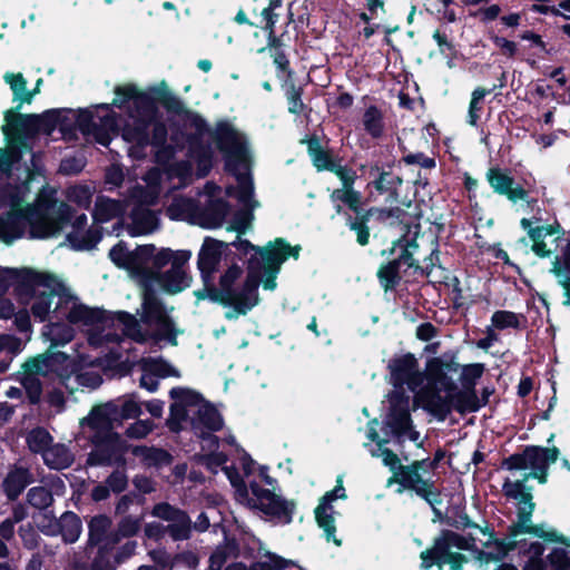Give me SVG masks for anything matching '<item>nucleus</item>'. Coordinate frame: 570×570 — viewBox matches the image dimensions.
Segmentation results:
<instances>
[{
	"label": "nucleus",
	"instance_id": "47",
	"mask_svg": "<svg viewBox=\"0 0 570 570\" xmlns=\"http://www.w3.org/2000/svg\"><path fill=\"white\" fill-rule=\"evenodd\" d=\"M189 148L198 165V176H207L213 167L214 151L212 145L202 140L198 144H189Z\"/></svg>",
	"mask_w": 570,
	"mask_h": 570
},
{
	"label": "nucleus",
	"instance_id": "60",
	"mask_svg": "<svg viewBox=\"0 0 570 570\" xmlns=\"http://www.w3.org/2000/svg\"><path fill=\"white\" fill-rule=\"evenodd\" d=\"M27 501L33 508L43 510L52 503L53 498L45 487H33L27 493Z\"/></svg>",
	"mask_w": 570,
	"mask_h": 570
},
{
	"label": "nucleus",
	"instance_id": "31",
	"mask_svg": "<svg viewBox=\"0 0 570 570\" xmlns=\"http://www.w3.org/2000/svg\"><path fill=\"white\" fill-rule=\"evenodd\" d=\"M226 247V242L206 236L198 252L197 266L218 268L224 255L223 249Z\"/></svg>",
	"mask_w": 570,
	"mask_h": 570
},
{
	"label": "nucleus",
	"instance_id": "49",
	"mask_svg": "<svg viewBox=\"0 0 570 570\" xmlns=\"http://www.w3.org/2000/svg\"><path fill=\"white\" fill-rule=\"evenodd\" d=\"M102 238L100 228H89L79 236L77 233H69L67 239L76 250H90L95 248Z\"/></svg>",
	"mask_w": 570,
	"mask_h": 570
},
{
	"label": "nucleus",
	"instance_id": "24",
	"mask_svg": "<svg viewBox=\"0 0 570 570\" xmlns=\"http://www.w3.org/2000/svg\"><path fill=\"white\" fill-rule=\"evenodd\" d=\"M48 292H39L36 294V296L32 298L35 302L31 305V314L33 317L40 322L43 323L48 320V316L50 314V308L52 304V299L58 296L59 303H69L73 297L68 293V289L63 285V287L52 285L51 287H47Z\"/></svg>",
	"mask_w": 570,
	"mask_h": 570
},
{
	"label": "nucleus",
	"instance_id": "37",
	"mask_svg": "<svg viewBox=\"0 0 570 570\" xmlns=\"http://www.w3.org/2000/svg\"><path fill=\"white\" fill-rule=\"evenodd\" d=\"M58 532L60 533L65 543H75L82 531V523L80 517L72 512L66 511L58 520Z\"/></svg>",
	"mask_w": 570,
	"mask_h": 570
},
{
	"label": "nucleus",
	"instance_id": "51",
	"mask_svg": "<svg viewBox=\"0 0 570 570\" xmlns=\"http://www.w3.org/2000/svg\"><path fill=\"white\" fill-rule=\"evenodd\" d=\"M380 451L383 458V464L392 472V476L387 480V485L393 483L399 484L405 474V468H409V464H402L399 455L385 445L380 449Z\"/></svg>",
	"mask_w": 570,
	"mask_h": 570
},
{
	"label": "nucleus",
	"instance_id": "10",
	"mask_svg": "<svg viewBox=\"0 0 570 570\" xmlns=\"http://www.w3.org/2000/svg\"><path fill=\"white\" fill-rule=\"evenodd\" d=\"M261 262L256 255H250L247 259V274L238 287L234 308L225 313V318L228 321L236 320L238 316L246 315L259 303L258 288L263 281Z\"/></svg>",
	"mask_w": 570,
	"mask_h": 570
},
{
	"label": "nucleus",
	"instance_id": "45",
	"mask_svg": "<svg viewBox=\"0 0 570 570\" xmlns=\"http://www.w3.org/2000/svg\"><path fill=\"white\" fill-rule=\"evenodd\" d=\"M200 404L202 406L197 412L199 422L210 432L220 431L224 426V419L219 411L213 403L205 399Z\"/></svg>",
	"mask_w": 570,
	"mask_h": 570
},
{
	"label": "nucleus",
	"instance_id": "11",
	"mask_svg": "<svg viewBox=\"0 0 570 570\" xmlns=\"http://www.w3.org/2000/svg\"><path fill=\"white\" fill-rule=\"evenodd\" d=\"M254 497L252 507L283 524H289L296 511V502L287 500L273 490L262 488L256 481L249 483Z\"/></svg>",
	"mask_w": 570,
	"mask_h": 570
},
{
	"label": "nucleus",
	"instance_id": "3",
	"mask_svg": "<svg viewBox=\"0 0 570 570\" xmlns=\"http://www.w3.org/2000/svg\"><path fill=\"white\" fill-rule=\"evenodd\" d=\"M335 213L343 216L345 225L350 230L356 234V243L360 246L370 244L371 228L368 226L370 219L376 216L379 220L386 222L389 219L403 220L409 214L400 207L380 208V207H364L363 198L358 199L355 207L347 208L343 204L334 205Z\"/></svg>",
	"mask_w": 570,
	"mask_h": 570
},
{
	"label": "nucleus",
	"instance_id": "12",
	"mask_svg": "<svg viewBox=\"0 0 570 570\" xmlns=\"http://www.w3.org/2000/svg\"><path fill=\"white\" fill-rule=\"evenodd\" d=\"M520 225L527 230L532 242L531 250L539 258H549L553 254V250L548 247L544 240L546 237H553L552 243L557 253H560L564 244L570 240V232L566 230L558 219H554L551 224L533 227L531 219L522 218Z\"/></svg>",
	"mask_w": 570,
	"mask_h": 570
},
{
	"label": "nucleus",
	"instance_id": "13",
	"mask_svg": "<svg viewBox=\"0 0 570 570\" xmlns=\"http://www.w3.org/2000/svg\"><path fill=\"white\" fill-rule=\"evenodd\" d=\"M57 285L63 287V283L55 274L39 272L30 267L16 268L14 293L22 304L29 302L38 294V287H51Z\"/></svg>",
	"mask_w": 570,
	"mask_h": 570
},
{
	"label": "nucleus",
	"instance_id": "1",
	"mask_svg": "<svg viewBox=\"0 0 570 570\" xmlns=\"http://www.w3.org/2000/svg\"><path fill=\"white\" fill-rule=\"evenodd\" d=\"M460 371L456 354L445 352L428 360V383L417 392L415 400L422 409L438 421L443 422L452 411L464 415L474 409L472 399L459 389L452 374Z\"/></svg>",
	"mask_w": 570,
	"mask_h": 570
},
{
	"label": "nucleus",
	"instance_id": "6",
	"mask_svg": "<svg viewBox=\"0 0 570 570\" xmlns=\"http://www.w3.org/2000/svg\"><path fill=\"white\" fill-rule=\"evenodd\" d=\"M67 320L70 324H83L87 326H110L114 325L115 322H118L127 328L129 335L135 342H146V336L140 331L137 318L132 314L125 311L110 313L104 308L89 307L80 303L73 304V306L67 314Z\"/></svg>",
	"mask_w": 570,
	"mask_h": 570
},
{
	"label": "nucleus",
	"instance_id": "34",
	"mask_svg": "<svg viewBox=\"0 0 570 570\" xmlns=\"http://www.w3.org/2000/svg\"><path fill=\"white\" fill-rule=\"evenodd\" d=\"M112 527V520L107 514H96L88 521L87 547L95 548L101 546L107 539L108 531Z\"/></svg>",
	"mask_w": 570,
	"mask_h": 570
},
{
	"label": "nucleus",
	"instance_id": "42",
	"mask_svg": "<svg viewBox=\"0 0 570 570\" xmlns=\"http://www.w3.org/2000/svg\"><path fill=\"white\" fill-rule=\"evenodd\" d=\"M492 327L499 331L507 328L524 330L528 325L527 316L512 311L499 309L491 316Z\"/></svg>",
	"mask_w": 570,
	"mask_h": 570
},
{
	"label": "nucleus",
	"instance_id": "27",
	"mask_svg": "<svg viewBox=\"0 0 570 570\" xmlns=\"http://www.w3.org/2000/svg\"><path fill=\"white\" fill-rule=\"evenodd\" d=\"M6 83L10 86L12 91L13 101H18L17 109H21L23 104H31L33 97L40 92V86L42 83V79L39 78L36 82L33 89H27V80L21 72L12 73L7 72L3 76Z\"/></svg>",
	"mask_w": 570,
	"mask_h": 570
},
{
	"label": "nucleus",
	"instance_id": "17",
	"mask_svg": "<svg viewBox=\"0 0 570 570\" xmlns=\"http://www.w3.org/2000/svg\"><path fill=\"white\" fill-rule=\"evenodd\" d=\"M414 468H416V464L405 468L406 471L399 483L400 489L397 492L401 493L404 490L411 491L430 507L442 504V492L436 487L435 481L431 478H423L421 472H417Z\"/></svg>",
	"mask_w": 570,
	"mask_h": 570
},
{
	"label": "nucleus",
	"instance_id": "43",
	"mask_svg": "<svg viewBox=\"0 0 570 570\" xmlns=\"http://www.w3.org/2000/svg\"><path fill=\"white\" fill-rule=\"evenodd\" d=\"M376 277L381 287L387 291H394L402 281L401 265L393 258L380 265Z\"/></svg>",
	"mask_w": 570,
	"mask_h": 570
},
{
	"label": "nucleus",
	"instance_id": "41",
	"mask_svg": "<svg viewBox=\"0 0 570 570\" xmlns=\"http://www.w3.org/2000/svg\"><path fill=\"white\" fill-rule=\"evenodd\" d=\"M284 88L288 112L295 116L309 115L312 108L303 101L304 88L296 86L293 80L286 81Z\"/></svg>",
	"mask_w": 570,
	"mask_h": 570
},
{
	"label": "nucleus",
	"instance_id": "7",
	"mask_svg": "<svg viewBox=\"0 0 570 570\" xmlns=\"http://www.w3.org/2000/svg\"><path fill=\"white\" fill-rule=\"evenodd\" d=\"M92 450L88 454L87 465L124 468L127 463L126 453L130 444L116 431L107 433H94L90 436Z\"/></svg>",
	"mask_w": 570,
	"mask_h": 570
},
{
	"label": "nucleus",
	"instance_id": "14",
	"mask_svg": "<svg viewBox=\"0 0 570 570\" xmlns=\"http://www.w3.org/2000/svg\"><path fill=\"white\" fill-rule=\"evenodd\" d=\"M390 407L385 417V425L390 428L397 443H403V438L413 428L410 412V396L404 391H392L389 394Z\"/></svg>",
	"mask_w": 570,
	"mask_h": 570
},
{
	"label": "nucleus",
	"instance_id": "21",
	"mask_svg": "<svg viewBox=\"0 0 570 570\" xmlns=\"http://www.w3.org/2000/svg\"><path fill=\"white\" fill-rule=\"evenodd\" d=\"M487 180L493 191L498 195L505 196L510 202H528L529 191L517 184L514 178L508 170L500 167H491L487 171Z\"/></svg>",
	"mask_w": 570,
	"mask_h": 570
},
{
	"label": "nucleus",
	"instance_id": "15",
	"mask_svg": "<svg viewBox=\"0 0 570 570\" xmlns=\"http://www.w3.org/2000/svg\"><path fill=\"white\" fill-rule=\"evenodd\" d=\"M57 205V199L42 200L37 206H27L29 237L46 239L60 233V226L55 222L51 212Z\"/></svg>",
	"mask_w": 570,
	"mask_h": 570
},
{
	"label": "nucleus",
	"instance_id": "55",
	"mask_svg": "<svg viewBox=\"0 0 570 570\" xmlns=\"http://www.w3.org/2000/svg\"><path fill=\"white\" fill-rule=\"evenodd\" d=\"M282 7V0H269L268 4L261 9L256 14L254 27L267 30V28L275 27L278 21L279 14L275 12L276 9Z\"/></svg>",
	"mask_w": 570,
	"mask_h": 570
},
{
	"label": "nucleus",
	"instance_id": "9",
	"mask_svg": "<svg viewBox=\"0 0 570 570\" xmlns=\"http://www.w3.org/2000/svg\"><path fill=\"white\" fill-rule=\"evenodd\" d=\"M522 483H511L510 479H505L502 485V492L508 499L517 500L519 503L517 517L518 521L509 525V535L517 538L519 534L528 533L537 538H542L546 532L543 524H532L531 519L535 510L533 495L531 493L521 492Z\"/></svg>",
	"mask_w": 570,
	"mask_h": 570
},
{
	"label": "nucleus",
	"instance_id": "54",
	"mask_svg": "<svg viewBox=\"0 0 570 570\" xmlns=\"http://www.w3.org/2000/svg\"><path fill=\"white\" fill-rule=\"evenodd\" d=\"M547 570H570V542L552 548L547 554Z\"/></svg>",
	"mask_w": 570,
	"mask_h": 570
},
{
	"label": "nucleus",
	"instance_id": "29",
	"mask_svg": "<svg viewBox=\"0 0 570 570\" xmlns=\"http://www.w3.org/2000/svg\"><path fill=\"white\" fill-rule=\"evenodd\" d=\"M302 144L306 145L307 154L317 171H328L340 159L334 157L330 149H326L321 145L320 138L316 135H312L303 139Z\"/></svg>",
	"mask_w": 570,
	"mask_h": 570
},
{
	"label": "nucleus",
	"instance_id": "28",
	"mask_svg": "<svg viewBox=\"0 0 570 570\" xmlns=\"http://www.w3.org/2000/svg\"><path fill=\"white\" fill-rule=\"evenodd\" d=\"M116 403L107 402L95 406L88 417L87 425L94 430V433H107L114 431L112 423L116 421Z\"/></svg>",
	"mask_w": 570,
	"mask_h": 570
},
{
	"label": "nucleus",
	"instance_id": "61",
	"mask_svg": "<svg viewBox=\"0 0 570 570\" xmlns=\"http://www.w3.org/2000/svg\"><path fill=\"white\" fill-rule=\"evenodd\" d=\"M141 407L138 400L135 399L132 394L129 399L124 401L121 405L116 404V421L119 420H128V419H138L141 414Z\"/></svg>",
	"mask_w": 570,
	"mask_h": 570
},
{
	"label": "nucleus",
	"instance_id": "33",
	"mask_svg": "<svg viewBox=\"0 0 570 570\" xmlns=\"http://www.w3.org/2000/svg\"><path fill=\"white\" fill-rule=\"evenodd\" d=\"M45 464L49 469L65 470L72 465L75 455L70 449L63 443L51 444L42 455Z\"/></svg>",
	"mask_w": 570,
	"mask_h": 570
},
{
	"label": "nucleus",
	"instance_id": "5",
	"mask_svg": "<svg viewBox=\"0 0 570 570\" xmlns=\"http://www.w3.org/2000/svg\"><path fill=\"white\" fill-rule=\"evenodd\" d=\"M140 321L145 325L156 327L153 334L142 333L146 341L151 337L155 341L166 340L170 345L176 346L177 334L174 320L167 313L165 303L158 297L151 285L146 284L142 292Z\"/></svg>",
	"mask_w": 570,
	"mask_h": 570
},
{
	"label": "nucleus",
	"instance_id": "48",
	"mask_svg": "<svg viewBox=\"0 0 570 570\" xmlns=\"http://www.w3.org/2000/svg\"><path fill=\"white\" fill-rule=\"evenodd\" d=\"M314 514L317 525L324 530L326 540L333 541L336 546H341L342 541L335 537L336 525L330 508L324 507V504H318L314 510Z\"/></svg>",
	"mask_w": 570,
	"mask_h": 570
},
{
	"label": "nucleus",
	"instance_id": "62",
	"mask_svg": "<svg viewBox=\"0 0 570 570\" xmlns=\"http://www.w3.org/2000/svg\"><path fill=\"white\" fill-rule=\"evenodd\" d=\"M228 461V455L224 452L212 451L206 454H200L197 462L204 465L210 473L217 474L218 468Z\"/></svg>",
	"mask_w": 570,
	"mask_h": 570
},
{
	"label": "nucleus",
	"instance_id": "30",
	"mask_svg": "<svg viewBox=\"0 0 570 570\" xmlns=\"http://www.w3.org/2000/svg\"><path fill=\"white\" fill-rule=\"evenodd\" d=\"M149 277L156 281L161 289L170 295L178 294L189 286L190 277L185 271L168 269L166 272L150 273Z\"/></svg>",
	"mask_w": 570,
	"mask_h": 570
},
{
	"label": "nucleus",
	"instance_id": "63",
	"mask_svg": "<svg viewBox=\"0 0 570 570\" xmlns=\"http://www.w3.org/2000/svg\"><path fill=\"white\" fill-rule=\"evenodd\" d=\"M59 116L60 109H48L42 114H36L39 132L51 134L59 125Z\"/></svg>",
	"mask_w": 570,
	"mask_h": 570
},
{
	"label": "nucleus",
	"instance_id": "52",
	"mask_svg": "<svg viewBox=\"0 0 570 570\" xmlns=\"http://www.w3.org/2000/svg\"><path fill=\"white\" fill-rule=\"evenodd\" d=\"M154 121H147L144 119L134 120L132 127H127L124 130V138L127 141H134L140 147H146L150 142L149 127Z\"/></svg>",
	"mask_w": 570,
	"mask_h": 570
},
{
	"label": "nucleus",
	"instance_id": "44",
	"mask_svg": "<svg viewBox=\"0 0 570 570\" xmlns=\"http://www.w3.org/2000/svg\"><path fill=\"white\" fill-rule=\"evenodd\" d=\"M134 110L136 116L130 114L136 119H144L147 121H155L159 117V110L155 104V99L150 94L140 91L137 94L132 101Z\"/></svg>",
	"mask_w": 570,
	"mask_h": 570
},
{
	"label": "nucleus",
	"instance_id": "53",
	"mask_svg": "<svg viewBox=\"0 0 570 570\" xmlns=\"http://www.w3.org/2000/svg\"><path fill=\"white\" fill-rule=\"evenodd\" d=\"M26 441L32 453H40L43 455L52 444L53 438L45 428L38 426L29 432Z\"/></svg>",
	"mask_w": 570,
	"mask_h": 570
},
{
	"label": "nucleus",
	"instance_id": "19",
	"mask_svg": "<svg viewBox=\"0 0 570 570\" xmlns=\"http://www.w3.org/2000/svg\"><path fill=\"white\" fill-rule=\"evenodd\" d=\"M328 171L333 173L342 183L341 188H336L331 193V202L334 203V205L343 204L347 208L355 207L358 199L363 198L361 191L354 188L357 179L356 171L348 166L342 165L341 159H338Z\"/></svg>",
	"mask_w": 570,
	"mask_h": 570
},
{
	"label": "nucleus",
	"instance_id": "26",
	"mask_svg": "<svg viewBox=\"0 0 570 570\" xmlns=\"http://www.w3.org/2000/svg\"><path fill=\"white\" fill-rule=\"evenodd\" d=\"M440 549L443 551H448L452 547L458 548L459 550L465 551H478L479 560H489L494 558L492 553L484 552L483 550H478L475 547V538L472 534H468L466 537L461 535L452 530H442L440 533Z\"/></svg>",
	"mask_w": 570,
	"mask_h": 570
},
{
	"label": "nucleus",
	"instance_id": "16",
	"mask_svg": "<svg viewBox=\"0 0 570 570\" xmlns=\"http://www.w3.org/2000/svg\"><path fill=\"white\" fill-rule=\"evenodd\" d=\"M169 396L174 402L169 406L166 426L169 431L178 433L181 430V423L188 419L187 409L200 405L204 396L197 391L183 386L173 387Z\"/></svg>",
	"mask_w": 570,
	"mask_h": 570
},
{
	"label": "nucleus",
	"instance_id": "50",
	"mask_svg": "<svg viewBox=\"0 0 570 570\" xmlns=\"http://www.w3.org/2000/svg\"><path fill=\"white\" fill-rule=\"evenodd\" d=\"M495 90L497 86L493 85L491 88L476 87L472 91L466 119L469 125H478L481 117V111L483 110V99L485 98L487 95H490Z\"/></svg>",
	"mask_w": 570,
	"mask_h": 570
},
{
	"label": "nucleus",
	"instance_id": "20",
	"mask_svg": "<svg viewBox=\"0 0 570 570\" xmlns=\"http://www.w3.org/2000/svg\"><path fill=\"white\" fill-rule=\"evenodd\" d=\"M243 273L244 271L237 262H233L219 276L218 286L210 288L209 292L207 291L206 295L210 296V302L233 309L238 289L236 283Z\"/></svg>",
	"mask_w": 570,
	"mask_h": 570
},
{
	"label": "nucleus",
	"instance_id": "64",
	"mask_svg": "<svg viewBox=\"0 0 570 570\" xmlns=\"http://www.w3.org/2000/svg\"><path fill=\"white\" fill-rule=\"evenodd\" d=\"M142 517L124 514L117 523L118 532L126 539L137 535L141 529Z\"/></svg>",
	"mask_w": 570,
	"mask_h": 570
},
{
	"label": "nucleus",
	"instance_id": "35",
	"mask_svg": "<svg viewBox=\"0 0 570 570\" xmlns=\"http://www.w3.org/2000/svg\"><path fill=\"white\" fill-rule=\"evenodd\" d=\"M230 204L224 198L212 199L203 212V227L218 228L225 222Z\"/></svg>",
	"mask_w": 570,
	"mask_h": 570
},
{
	"label": "nucleus",
	"instance_id": "22",
	"mask_svg": "<svg viewBox=\"0 0 570 570\" xmlns=\"http://www.w3.org/2000/svg\"><path fill=\"white\" fill-rule=\"evenodd\" d=\"M28 227L27 207L12 206L0 214V240L11 245L24 236Z\"/></svg>",
	"mask_w": 570,
	"mask_h": 570
},
{
	"label": "nucleus",
	"instance_id": "39",
	"mask_svg": "<svg viewBox=\"0 0 570 570\" xmlns=\"http://www.w3.org/2000/svg\"><path fill=\"white\" fill-rule=\"evenodd\" d=\"M46 355L49 360L52 373L58 374L62 380L69 379L71 374L78 371L79 364L65 352L48 350Z\"/></svg>",
	"mask_w": 570,
	"mask_h": 570
},
{
	"label": "nucleus",
	"instance_id": "2",
	"mask_svg": "<svg viewBox=\"0 0 570 570\" xmlns=\"http://www.w3.org/2000/svg\"><path fill=\"white\" fill-rule=\"evenodd\" d=\"M185 117L189 120L190 126L195 128V132L189 134L187 137L188 144H198L203 140L204 136L208 134L217 149L224 155L225 170L234 175L240 184L238 199L246 202L250 198L253 196V184L250 180L244 184L243 175L238 174V167L240 165H248L249 163V151L246 139L227 120L217 121L215 128L212 130L199 114L188 110Z\"/></svg>",
	"mask_w": 570,
	"mask_h": 570
},
{
	"label": "nucleus",
	"instance_id": "58",
	"mask_svg": "<svg viewBox=\"0 0 570 570\" xmlns=\"http://www.w3.org/2000/svg\"><path fill=\"white\" fill-rule=\"evenodd\" d=\"M190 518L188 513L184 511L176 520L173 521V523L167 525V532L175 541L187 540L190 537Z\"/></svg>",
	"mask_w": 570,
	"mask_h": 570
},
{
	"label": "nucleus",
	"instance_id": "4",
	"mask_svg": "<svg viewBox=\"0 0 570 570\" xmlns=\"http://www.w3.org/2000/svg\"><path fill=\"white\" fill-rule=\"evenodd\" d=\"M19 110L16 106L4 111L6 126H3V134L19 148L10 147L8 150L0 148V169L3 170L10 169L13 163L20 160V148H26V140L39 134L36 114H20Z\"/></svg>",
	"mask_w": 570,
	"mask_h": 570
},
{
	"label": "nucleus",
	"instance_id": "8",
	"mask_svg": "<svg viewBox=\"0 0 570 570\" xmlns=\"http://www.w3.org/2000/svg\"><path fill=\"white\" fill-rule=\"evenodd\" d=\"M386 368L390 375L389 382L393 385L394 391H404L403 387L406 385L416 395L428 383V362L424 371H421L417 358L411 352L394 355L390 358Z\"/></svg>",
	"mask_w": 570,
	"mask_h": 570
},
{
	"label": "nucleus",
	"instance_id": "38",
	"mask_svg": "<svg viewBox=\"0 0 570 570\" xmlns=\"http://www.w3.org/2000/svg\"><path fill=\"white\" fill-rule=\"evenodd\" d=\"M284 253L285 250L282 249V246L276 244V238L267 242L265 246L257 248L258 261L267 269L281 271L282 265L286 262Z\"/></svg>",
	"mask_w": 570,
	"mask_h": 570
},
{
	"label": "nucleus",
	"instance_id": "18",
	"mask_svg": "<svg viewBox=\"0 0 570 570\" xmlns=\"http://www.w3.org/2000/svg\"><path fill=\"white\" fill-rule=\"evenodd\" d=\"M394 166V160L372 163L367 170L370 178L367 189H374L379 195L396 196L403 184V178L393 171Z\"/></svg>",
	"mask_w": 570,
	"mask_h": 570
},
{
	"label": "nucleus",
	"instance_id": "40",
	"mask_svg": "<svg viewBox=\"0 0 570 570\" xmlns=\"http://www.w3.org/2000/svg\"><path fill=\"white\" fill-rule=\"evenodd\" d=\"M527 452L529 453L530 469L549 468L560 455V451L557 446L543 448L540 445H527Z\"/></svg>",
	"mask_w": 570,
	"mask_h": 570
},
{
	"label": "nucleus",
	"instance_id": "56",
	"mask_svg": "<svg viewBox=\"0 0 570 570\" xmlns=\"http://www.w3.org/2000/svg\"><path fill=\"white\" fill-rule=\"evenodd\" d=\"M523 553L529 554L522 570H547V557L543 558L544 546L540 542H531Z\"/></svg>",
	"mask_w": 570,
	"mask_h": 570
},
{
	"label": "nucleus",
	"instance_id": "46",
	"mask_svg": "<svg viewBox=\"0 0 570 570\" xmlns=\"http://www.w3.org/2000/svg\"><path fill=\"white\" fill-rule=\"evenodd\" d=\"M460 381L462 384L461 391H465V393L474 400L476 381L483 375L485 370L484 364L473 363L463 366L460 365Z\"/></svg>",
	"mask_w": 570,
	"mask_h": 570
},
{
	"label": "nucleus",
	"instance_id": "25",
	"mask_svg": "<svg viewBox=\"0 0 570 570\" xmlns=\"http://www.w3.org/2000/svg\"><path fill=\"white\" fill-rule=\"evenodd\" d=\"M129 452L140 459L145 468H163L173 463V455L163 448L148 446V445H131Z\"/></svg>",
	"mask_w": 570,
	"mask_h": 570
},
{
	"label": "nucleus",
	"instance_id": "59",
	"mask_svg": "<svg viewBox=\"0 0 570 570\" xmlns=\"http://www.w3.org/2000/svg\"><path fill=\"white\" fill-rule=\"evenodd\" d=\"M117 567L114 552L106 547H97L96 556L90 563V570H116Z\"/></svg>",
	"mask_w": 570,
	"mask_h": 570
},
{
	"label": "nucleus",
	"instance_id": "57",
	"mask_svg": "<svg viewBox=\"0 0 570 570\" xmlns=\"http://www.w3.org/2000/svg\"><path fill=\"white\" fill-rule=\"evenodd\" d=\"M142 370L160 379L179 375L178 371L163 357L146 360Z\"/></svg>",
	"mask_w": 570,
	"mask_h": 570
},
{
	"label": "nucleus",
	"instance_id": "32",
	"mask_svg": "<svg viewBox=\"0 0 570 570\" xmlns=\"http://www.w3.org/2000/svg\"><path fill=\"white\" fill-rule=\"evenodd\" d=\"M134 227L129 230L131 236L151 233L158 225L156 213L147 207L136 205L130 213Z\"/></svg>",
	"mask_w": 570,
	"mask_h": 570
},
{
	"label": "nucleus",
	"instance_id": "36",
	"mask_svg": "<svg viewBox=\"0 0 570 570\" xmlns=\"http://www.w3.org/2000/svg\"><path fill=\"white\" fill-rule=\"evenodd\" d=\"M365 132L372 139H381L385 131L384 114L376 105L368 106L362 116Z\"/></svg>",
	"mask_w": 570,
	"mask_h": 570
},
{
	"label": "nucleus",
	"instance_id": "23",
	"mask_svg": "<svg viewBox=\"0 0 570 570\" xmlns=\"http://www.w3.org/2000/svg\"><path fill=\"white\" fill-rule=\"evenodd\" d=\"M35 482V476L28 466L11 464L1 482V489L8 501H16L23 491Z\"/></svg>",
	"mask_w": 570,
	"mask_h": 570
}]
</instances>
